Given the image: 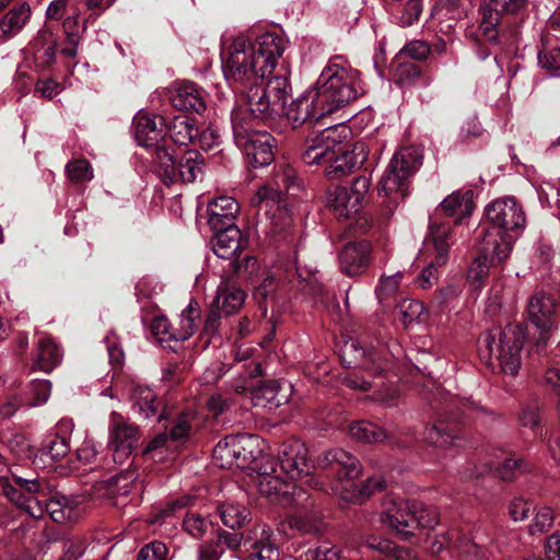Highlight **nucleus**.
Listing matches in <instances>:
<instances>
[{
    "label": "nucleus",
    "mask_w": 560,
    "mask_h": 560,
    "mask_svg": "<svg viewBox=\"0 0 560 560\" xmlns=\"http://www.w3.org/2000/svg\"><path fill=\"white\" fill-rule=\"evenodd\" d=\"M256 202L264 207L275 232L285 231L292 224L291 210L288 207L285 194L277 186L265 185L255 196Z\"/></svg>",
    "instance_id": "obj_17"
},
{
    "label": "nucleus",
    "mask_w": 560,
    "mask_h": 560,
    "mask_svg": "<svg viewBox=\"0 0 560 560\" xmlns=\"http://www.w3.org/2000/svg\"><path fill=\"white\" fill-rule=\"evenodd\" d=\"M283 50V39L273 33H265L254 42L240 35L222 59L224 78L242 90L254 82H262L275 69Z\"/></svg>",
    "instance_id": "obj_1"
},
{
    "label": "nucleus",
    "mask_w": 560,
    "mask_h": 560,
    "mask_svg": "<svg viewBox=\"0 0 560 560\" xmlns=\"http://www.w3.org/2000/svg\"><path fill=\"white\" fill-rule=\"evenodd\" d=\"M398 308L400 318L405 325L418 319L424 311L423 304L416 300H404Z\"/></svg>",
    "instance_id": "obj_62"
},
{
    "label": "nucleus",
    "mask_w": 560,
    "mask_h": 560,
    "mask_svg": "<svg viewBox=\"0 0 560 560\" xmlns=\"http://www.w3.org/2000/svg\"><path fill=\"white\" fill-rule=\"evenodd\" d=\"M242 91L247 103V108L237 107L234 110H247L252 119L269 118L268 108H265L267 105L266 91H262L261 84L254 82Z\"/></svg>",
    "instance_id": "obj_42"
},
{
    "label": "nucleus",
    "mask_w": 560,
    "mask_h": 560,
    "mask_svg": "<svg viewBox=\"0 0 560 560\" xmlns=\"http://www.w3.org/2000/svg\"><path fill=\"white\" fill-rule=\"evenodd\" d=\"M278 463L280 470L292 480H302L314 467L308 457L306 445L300 440L285 442L281 445Z\"/></svg>",
    "instance_id": "obj_18"
},
{
    "label": "nucleus",
    "mask_w": 560,
    "mask_h": 560,
    "mask_svg": "<svg viewBox=\"0 0 560 560\" xmlns=\"http://www.w3.org/2000/svg\"><path fill=\"white\" fill-rule=\"evenodd\" d=\"M0 487L3 495L18 509L33 518L43 517L40 498L50 493V487L45 478H38L34 474L20 475L11 469L10 476L1 479Z\"/></svg>",
    "instance_id": "obj_9"
},
{
    "label": "nucleus",
    "mask_w": 560,
    "mask_h": 560,
    "mask_svg": "<svg viewBox=\"0 0 560 560\" xmlns=\"http://www.w3.org/2000/svg\"><path fill=\"white\" fill-rule=\"evenodd\" d=\"M529 322L539 330L536 348L539 351L548 341L550 334L557 328L560 317V301L553 293L538 291L527 303Z\"/></svg>",
    "instance_id": "obj_12"
},
{
    "label": "nucleus",
    "mask_w": 560,
    "mask_h": 560,
    "mask_svg": "<svg viewBox=\"0 0 560 560\" xmlns=\"http://www.w3.org/2000/svg\"><path fill=\"white\" fill-rule=\"evenodd\" d=\"M165 132L167 141L171 140L177 145H188L199 135V129L194 119L186 115H176L173 118H166Z\"/></svg>",
    "instance_id": "obj_34"
},
{
    "label": "nucleus",
    "mask_w": 560,
    "mask_h": 560,
    "mask_svg": "<svg viewBox=\"0 0 560 560\" xmlns=\"http://www.w3.org/2000/svg\"><path fill=\"white\" fill-rule=\"evenodd\" d=\"M527 469V464L521 459L508 458L501 465L494 468V474L502 480L511 481L518 474H522Z\"/></svg>",
    "instance_id": "obj_57"
},
{
    "label": "nucleus",
    "mask_w": 560,
    "mask_h": 560,
    "mask_svg": "<svg viewBox=\"0 0 560 560\" xmlns=\"http://www.w3.org/2000/svg\"><path fill=\"white\" fill-rule=\"evenodd\" d=\"M538 62L550 74L557 75L560 71V47L544 48L538 52Z\"/></svg>",
    "instance_id": "obj_59"
},
{
    "label": "nucleus",
    "mask_w": 560,
    "mask_h": 560,
    "mask_svg": "<svg viewBox=\"0 0 560 560\" xmlns=\"http://www.w3.org/2000/svg\"><path fill=\"white\" fill-rule=\"evenodd\" d=\"M319 467L330 469L336 474L337 480L330 486L335 494L347 501H360L373 492L384 488V479L372 477L362 485L357 486L354 479L361 472L359 460L350 453L341 448H334L324 453L318 460Z\"/></svg>",
    "instance_id": "obj_4"
},
{
    "label": "nucleus",
    "mask_w": 560,
    "mask_h": 560,
    "mask_svg": "<svg viewBox=\"0 0 560 560\" xmlns=\"http://www.w3.org/2000/svg\"><path fill=\"white\" fill-rule=\"evenodd\" d=\"M517 420L520 427L527 428L535 434L541 430V418L539 407L537 404L522 405L517 416Z\"/></svg>",
    "instance_id": "obj_51"
},
{
    "label": "nucleus",
    "mask_w": 560,
    "mask_h": 560,
    "mask_svg": "<svg viewBox=\"0 0 560 560\" xmlns=\"http://www.w3.org/2000/svg\"><path fill=\"white\" fill-rule=\"evenodd\" d=\"M401 272H397L393 276H384L381 278L378 285L375 289V293L381 303H385L393 299L398 290L400 284Z\"/></svg>",
    "instance_id": "obj_55"
},
{
    "label": "nucleus",
    "mask_w": 560,
    "mask_h": 560,
    "mask_svg": "<svg viewBox=\"0 0 560 560\" xmlns=\"http://www.w3.org/2000/svg\"><path fill=\"white\" fill-rule=\"evenodd\" d=\"M475 209L472 191H454L448 195L435 209L434 217L453 218L455 224H459L465 218L471 215Z\"/></svg>",
    "instance_id": "obj_26"
},
{
    "label": "nucleus",
    "mask_w": 560,
    "mask_h": 560,
    "mask_svg": "<svg viewBox=\"0 0 560 560\" xmlns=\"http://www.w3.org/2000/svg\"><path fill=\"white\" fill-rule=\"evenodd\" d=\"M138 477L139 475L135 469L122 470L108 480L109 489L115 494L127 495Z\"/></svg>",
    "instance_id": "obj_53"
},
{
    "label": "nucleus",
    "mask_w": 560,
    "mask_h": 560,
    "mask_svg": "<svg viewBox=\"0 0 560 560\" xmlns=\"http://www.w3.org/2000/svg\"><path fill=\"white\" fill-rule=\"evenodd\" d=\"M261 84L262 91H266L269 118H275L284 113L287 98L290 92V83L285 75H275L266 79Z\"/></svg>",
    "instance_id": "obj_27"
},
{
    "label": "nucleus",
    "mask_w": 560,
    "mask_h": 560,
    "mask_svg": "<svg viewBox=\"0 0 560 560\" xmlns=\"http://www.w3.org/2000/svg\"><path fill=\"white\" fill-rule=\"evenodd\" d=\"M166 118L139 113L133 120L135 138L139 145L153 150V162L159 161V150H171L165 132Z\"/></svg>",
    "instance_id": "obj_14"
},
{
    "label": "nucleus",
    "mask_w": 560,
    "mask_h": 560,
    "mask_svg": "<svg viewBox=\"0 0 560 560\" xmlns=\"http://www.w3.org/2000/svg\"><path fill=\"white\" fill-rule=\"evenodd\" d=\"M159 174L165 183L182 180L192 183L202 174L205 161L196 150H186L176 160L173 148L171 150H159V161L155 163Z\"/></svg>",
    "instance_id": "obj_11"
},
{
    "label": "nucleus",
    "mask_w": 560,
    "mask_h": 560,
    "mask_svg": "<svg viewBox=\"0 0 560 560\" xmlns=\"http://www.w3.org/2000/svg\"><path fill=\"white\" fill-rule=\"evenodd\" d=\"M283 114L293 128H299L306 122L317 121L329 113L319 102L318 92L313 86L294 100L288 109L284 108Z\"/></svg>",
    "instance_id": "obj_20"
},
{
    "label": "nucleus",
    "mask_w": 560,
    "mask_h": 560,
    "mask_svg": "<svg viewBox=\"0 0 560 560\" xmlns=\"http://www.w3.org/2000/svg\"><path fill=\"white\" fill-rule=\"evenodd\" d=\"M442 412L448 418L457 421L462 417L477 418L486 413V409L480 404L467 398L446 397L442 402Z\"/></svg>",
    "instance_id": "obj_39"
},
{
    "label": "nucleus",
    "mask_w": 560,
    "mask_h": 560,
    "mask_svg": "<svg viewBox=\"0 0 560 560\" xmlns=\"http://www.w3.org/2000/svg\"><path fill=\"white\" fill-rule=\"evenodd\" d=\"M231 121L234 142L246 156L247 163L253 167L269 165L275 159V137L258 130L256 119H252L247 110H233Z\"/></svg>",
    "instance_id": "obj_8"
},
{
    "label": "nucleus",
    "mask_w": 560,
    "mask_h": 560,
    "mask_svg": "<svg viewBox=\"0 0 560 560\" xmlns=\"http://www.w3.org/2000/svg\"><path fill=\"white\" fill-rule=\"evenodd\" d=\"M523 343L522 326L509 324L504 328H492L482 334L478 341V353L486 364L493 365L497 361L503 373L514 376L521 366Z\"/></svg>",
    "instance_id": "obj_6"
},
{
    "label": "nucleus",
    "mask_w": 560,
    "mask_h": 560,
    "mask_svg": "<svg viewBox=\"0 0 560 560\" xmlns=\"http://www.w3.org/2000/svg\"><path fill=\"white\" fill-rule=\"evenodd\" d=\"M44 513L47 512L56 523H67L78 520L80 516L79 502L74 498L55 494L47 499L40 498Z\"/></svg>",
    "instance_id": "obj_31"
},
{
    "label": "nucleus",
    "mask_w": 560,
    "mask_h": 560,
    "mask_svg": "<svg viewBox=\"0 0 560 560\" xmlns=\"http://www.w3.org/2000/svg\"><path fill=\"white\" fill-rule=\"evenodd\" d=\"M108 448L116 464H125L132 455L139 441V428L118 412H112L109 420Z\"/></svg>",
    "instance_id": "obj_13"
},
{
    "label": "nucleus",
    "mask_w": 560,
    "mask_h": 560,
    "mask_svg": "<svg viewBox=\"0 0 560 560\" xmlns=\"http://www.w3.org/2000/svg\"><path fill=\"white\" fill-rule=\"evenodd\" d=\"M230 269L223 276H232L236 283L254 282L260 272V264L255 256L238 254L230 262Z\"/></svg>",
    "instance_id": "obj_38"
},
{
    "label": "nucleus",
    "mask_w": 560,
    "mask_h": 560,
    "mask_svg": "<svg viewBox=\"0 0 560 560\" xmlns=\"http://www.w3.org/2000/svg\"><path fill=\"white\" fill-rule=\"evenodd\" d=\"M430 234L436 250V264L444 265L447 258L450 226L444 223L439 224L432 219Z\"/></svg>",
    "instance_id": "obj_47"
},
{
    "label": "nucleus",
    "mask_w": 560,
    "mask_h": 560,
    "mask_svg": "<svg viewBox=\"0 0 560 560\" xmlns=\"http://www.w3.org/2000/svg\"><path fill=\"white\" fill-rule=\"evenodd\" d=\"M30 16L31 8L27 3L11 9L0 21V39L8 40L20 33Z\"/></svg>",
    "instance_id": "obj_41"
},
{
    "label": "nucleus",
    "mask_w": 560,
    "mask_h": 560,
    "mask_svg": "<svg viewBox=\"0 0 560 560\" xmlns=\"http://www.w3.org/2000/svg\"><path fill=\"white\" fill-rule=\"evenodd\" d=\"M200 310L197 303L190 302L183 310L178 327H174L164 316H156L151 324L152 334L161 341H185L190 338L198 327Z\"/></svg>",
    "instance_id": "obj_15"
},
{
    "label": "nucleus",
    "mask_w": 560,
    "mask_h": 560,
    "mask_svg": "<svg viewBox=\"0 0 560 560\" xmlns=\"http://www.w3.org/2000/svg\"><path fill=\"white\" fill-rule=\"evenodd\" d=\"M253 551L247 560H279V549L272 541V530L266 525L252 529Z\"/></svg>",
    "instance_id": "obj_35"
},
{
    "label": "nucleus",
    "mask_w": 560,
    "mask_h": 560,
    "mask_svg": "<svg viewBox=\"0 0 560 560\" xmlns=\"http://www.w3.org/2000/svg\"><path fill=\"white\" fill-rule=\"evenodd\" d=\"M217 511L222 523L232 529L241 528L250 518L249 510L235 502H223Z\"/></svg>",
    "instance_id": "obj_44"
},
{
    "label": "nucleus",
    "mask_w": 560,
    "mask_h": 560,
    "mask_svg": "<svg viewBox=\"0 0 560 560\" xmlns=\"http://www.w3.org/2000/svg\"><path fill=\"white\" fill-rule=\"evenodd\" d=\"M315 91L330 114L355 100L361 90L359 71L349 67L340 56L331 58L323 69Z\"/></svg>",
    "instance_id": "obj_5"
},
{
    "label": "nucleus",
    "mask_w": 560,
    "mask_h": 560,
    "mask_svg": "<svg viewBox=\"0 0 560 560\" xmlns=\"http://www.w3.org/2000/svg\"><path fill=\"white\" fill-rule=\"evenodd\" d=\"M353 357L355 360H362L364 375H352L347 378V385L353 389L368 392L374 389L377 398L383 401H392L397 396L396 388L388 385L384 380V373L388 370V363L383 361L380 354L374 350L365 351L355 340H349L342 348V360L349 366L354 363L347 361V357Z\"/></svg>",
    "instance_id": "obj_7"
},
{
    "label": "nucleus",
    "mask_w": 560,
    "mask_h": 560,
    "mask_svg": "<svg viewBox=\"0 0 560 560\" xmlns=\"http://www.w3.org/2000/svg\"><path fill=\"white\" fill-rule=\"evenodd\" d=\"M66 173L68 179L75 185L93 179V167L86 159H74L67 163Z\"/></svg>",
    "instance_id": "obj_49"
},
{
    "label": "nucleus",
    "mask_w": 560,
    "mask_h": 560,
    "mask_svg": "<svg viewBox=\"0 0 560 560\" xmlns=\"http://www.w3.org/2000/svg\"><path fill=\"white\" fill-rule=\"evenodd\" d=\"M352 439L363 443H381L388 439L386 432L375 423L357 421L349 427Z\"/></svg>",
    "instance_id": "obj_46"
},
{
    "label": "nucleus",
    "mask_w": 560,
    "mask_h": 560,
    "mask_svg": "<svg viewBox=\"0 0 560 560\" xmlns=\"http://www.w3.org/2000/svg\"><path fill=\"white\" fill-rule=\"evenodd\" d=\"M327 206L330 207L339 218H350L359 212L360 207L354 203V198L348 188L332 186L327 190Z\"/></svg>",
    "instance_id": "obj_40"
},
{
    "label": "nucleus",
    "mask_w": 560,
    "mask_h": 560,
    "mask_svg": "<svg viewBox=\"0 0 560 560\" xmlns=\"http://www.w3.org/2000/svg\"><path fill=\"white\" fill-rule=\"evenodd\" d=\"M238 203L229 196H220L208 205V223L212 230H221L235 224Z\"/></svg>",
    "instance_id": "obj_30"
},
{
    "label": "nucleus",
    "mask_w": 560,
    "mask_h": 560,
    "mask_svg": "<svg viewBox=\"0 0 560 560\" xmlns=\"http://www.w3.org/2000/svg\"><path fill=\"white\" fill-rule=\"evenodd\" d=\"M486 224L477 238L485 240V249L509 257L516 237L525 228L526 218L514 197L499 198L485 209Z\"/></svg>",
    "instance_id": "obj_3"
},
{
    "label": "nucleus",
    "mask_w": 560,
    "mask_h": 560,
    "mask_svg": "<svg viewBox=\"0 0 560 560\" xmlns=\"http://www.w3.org/2000/svg\"><path fill=\"white\" fill-rule=\"evenodd\" d=\"M212 240L213 253L222 259L236 257L235 254L241 247L242 233L237 225L226 226L221 230H213Z\"/></svg>",
    "instance_id": "obj_36"
},
{
    "label": "nucleus",
    "mask_w": 560,
    "mask_h": 560,
    "mask_svg": "<svg viewBox=\"0 0 560 560\" xmlns=\"http://www.w3.org/2000/svg\"><path fill=\"white\" fill-rule=\"evenodd\" d=\"M168 549L162 541H152L138 553L137 560H167Z\"/></svg>",
    "instance_id": "obj_63"
},
{
    "label": "nucleus",
    "mask_w": 560,
    "mask_h": 560,
    "mask_svg": "<svg viewBox=\"0 0 560 560\" xmlns=\"http://www.w3.org/2000/svg\"><path fill=\"white\" fill-rule=\"evenodd\" d=\"M209 526V522L196 513H187L183 521L184 529L195 538H201Z\"/></svg>",
    "instance_id": "obj_61"
},
{
    "label": "nucleus",
    "mask_w": 560,
    "mask_h": 560,
    "mask_svg": "<svg viewBox=\"0 0 560 560\" xmlns=\"http://www.w3.org/2000/svg\"><path fill=\"white\" fill-rule=\"evenodd\" d=\"M131 408L143 419H155L161 422L167 418L165 406L159 395L144 385H132L129 393Z\"/></svg>",
    "instance_id": "obj_23"
},
{
    "label": "nucleus",
    "mask_w": 560,
    "mask_h": 560,
    "mask_svg": "<svg viewBox=\"0 0 560 560\" xmlns=\"http://www.w3.org/2000/svg\"><path fill=\"white\" fill-rule=\"evenodd\" d=\"M371 252L368 241L347 243L339 253L341 272L349 277L364 273L371 262Z\"/></svg>",
    "instance_id": "obj_24"
},
{
    "label": "nucleus",
    "mask_w": 560,
    "mask_h": 560,
    "mask_svg": "<svg viewBox=\"0 0 560 560\" xmlns=\"http://www.w3.org/2000/svg\"><path fill=\"white\" fill-rule=\"evenodd\" d=\"M524 5L525 0H489L481 3L479 32L482 38L487 43L498 45L502 15L517 13Z\"/></svg>",
    "instance_id": "obj_16"
},
{
    "label": "nucleus",
    "mask_w": 560,
    "mask_h": 560,
    "mask_svg": "<svg viewBox=\"0 0 560 560\" xmlns=\"http://www.w3.org/2000/svg\"><path fill=\"white\" fill-rule=\"evenodd\" d=\"M62 360V351L48 336L39 337L34 352L33 370L50 373Z\"/></svg>",
    "instance_id": "obj_33"
},
{
    "label": "nucleus",
    "mask_w": 560,
    "mask_h": 560,
    "mask_svg": "<svg viewBox=\"0 0 560 560\" xmlns=\"http://www.w3.org/2000/svg\"><path fill=\"white\" fill-rule=\"evenodd\" d=\"M413 530L418 527L433 528L440 518L439 511L433 505H424L422 502H418L417 511L413 513Z\"/></svg>",
    "instance_id": "obj_52"
},
{
    "label": "nucleus",
    "mask_w": 560,
    "mask_h": 560,
    "mask_svg": "<svg viewBox=\"0 0 560 560\" xmlns=\"http://www.w3.org/2000/svg\"><path fill=\"white\" fill-rule=\"evenodd\" d=\"M479 245V255L471 262L468 272L467 280L474 290H480L488 278L489 269L495 261L500 262L508 257H500L494 253H488L485 249V240L477 238Z\"/></svg>",
    "instance_id": "obj_32"
},
{
    "label": "nucleus",
    "mask_w": 560,
    "mask_h": 560,
    "mask_svg": "<svg viewBox=\"0 0 560 560\" xmlns=\"http://www.w3.org/2000/svg\"><path fill=\"white\" fill-rule=\"evenodd\" d=\"M444 541L440 542V550L443 545L457 551V560H491L487 549L472 541L469 537L453 529L444 536Z\"/></svg>",
    "instance_id": "obj_29"
},
{
    "label": "nucleus",
    "mask_w": 560,
    "mask_h": 560,
    "mask_svg": "<svg viewBox=\"0 0 560 560\" xmlns=\"http://www.w3.org/2000/svg\"><path fill=\"white\" fill-rule=\"evenodd\" d=\"M212 457L214 465L222 469L238 468V458L231 447L230 435L217 443Z\"/></svg>",
    "instance_id": "obj_48"
},
{
    "label": "nucleus",
    "mask_w": 560,
    "mask_h": 560,
    "mask_svg": "<svg viewBox=\"0 0 560 560\" xmlns=\"http://www.w3.org/2000/svg\"><path fill=\"white\" fill-rule=\"evenodd\" d=\"M424 439L428 443L438 447H447L457 445L456 441L459 440V436L454 427H450L440 420L425 429Z\"/></svg>",
    "instance_id": "obj_45"
},
{
    "label": "nucleus",
    "mask_w": 560,
    "mask_h": 560,
    "mask_svg": "<svg viewBox=\"0 0 560 560\" xmlns=\"http://www.w3.org/2000/svg\"><path fill=\"white\" fill-rule=\"evenodd\" d=\"M51 392V383L47 380H35L30 384L28 387V395L31 398V401L28 402L30 406H39L45 404Z\"/></svg>",
    "instance_id": "obj_58"
},
{
    "label": "nucleus",
    "mask_w": 560,
    "mask_h": 560,
    "mask_svg": "<svg viewBox=\"0 0 560 560\" xmlns=\"http://www.w3.org/2000/svg\"><path fill=\"white\" fill-rule=\"evenodd\" d=\"M70 450V443L65 438L49 435L43 443L39 453L42 456H49L54 462H57L66 457Z\"/></svg>",
    "instance_id": "obj_50"
},
{
    "label": "nucleus",
    "mask_w": 560,
    "mask_h": 560,
    "mask_svg": "<svg viewBox=\"0 0 560 560\" xmlns=\"http://www.w3.org/2000/svg\"><path fill=\"white\" fill-rule=\"evenodd\" d=\"M265 464H260L255 471L257 472L258 492L270 501L280 502L282 497L290 493L291 486L277 474V462L273 457H264Z\"/></svg>",
    "instance_id": "obj_22"
},
{
    "label": "nucleus",
    "mask_w": 560,
    "mask_h": 560,
    "mask_svg": "<svg viewBox=\"0 0 560 560\" xmlns=\"http://www.w3.org/2000/svg\"><path fill=\"white\" fill-rule=\"evenodd\" d=\"M170 101L174 108L201 113L206 108L202 91L192 82L176 84L171 91Z\"/></svg>",
    "instance_id": "obj_28"
},
{
    "label": "nucleus",
    "mask_w": 560,
    "mask_h": 560,
    "mask_svg": "<svg viewBox=\"0 0 560 560\" xmlns=\"http://www.w3.org/2000/svg\"><path fill=\"white\" fill-rule=\"evenodd\" d=\"M280 392L281 384L279 381L270 380L262 382L252 392L253 404L261 408H278L287 401V396L282 395Z\"/></svg>",
    "instance_id": "obj_37"
},
{
    "label": "nucleus",
    "mask_w": 560,
    "mask_h": 560,
    "mask_svg": "<svg viewBox=\"0 0 560 560\" xmlns=\"http://www.w3.org/2000/svg\"><path fill=\"white\" fill-rule=\"evenodd\" d=\"M350 130L345 125L325 128L307 140L302 160L307 165H319L326 177L339 179L360 168L369 156L364 141L346 143Z\"/></svg>",
    "instance_id": "obj_2"
},
{
    "label": "nucleus",
    "mask_w": 560,
    "mask_h": 560,
    "mask_svg": "<svg viewBox=\"0 0 560 560\" xmlns=\"http://www.w3.org/2000/svg\"><path fill=\"white\" fill-rule=\"evenodd\" d=\"M544 383L553 390L558 397V404H560V359L549 363L544 375Z\"/></svg>",
    "instance_id": "obj_64"
},
{
    "label": "nucleus",
    "mask_w": 560,
    "mask_h": 560,
    "mask_svg": "<svg viewBox=\"0 0 560 560\" xmlns=\"http://www.w3.org/2000/svg\"><path fill=\"white\" fill-rule=\"evenodd\" d=\"M422 152L415 145L401 147L392 158L389 165L380 180L385 194L401 192L405 195L408 179L416 174L422 164Z\"/></svg>",
    "instance_id": "obj_10"
},
{
    "label": "nucleus",
    "mask_w": 560,
    "mask_h": 560,
    "mask_svg": "<svg viewBox=\"0 0 560 560\" xmlns=\"http://www.w3.org/2000/svg\"><path fill=\"white\" fill-rule=\"evenodd\" d=\"M366 547L377 551L384 560H418L412 550L398 547L388 539L370 537L366 540Z\"/></svg>",
    "instance_id": "obj_43"
},
{
    "label": "nucleus",
    "mask_w": 560,
    "mask_h": 560,
    "mask_svg": "<svg viewBox=\"0 0 560 560\" xmlns=\"http://www.w3.org/2000/svg\"><path fill=\"white\" fill-rule=\"evenodd\" d=\"M77 18H68L63 22V28L67 35V43L62 47L61 52L69 57L74 58L78 54V46L80 43V32L77 27Z\"/></svg>",
    "instance_id": "obj_54"
},
{
    "label": "nucleus",
    "mask_w": 560,
    "mask_h": 560,
    "mask_svg": "<svg viewBox=\"0 0 560 560\" xmlns=\"http://www.w3.org/2000/svg\"><path fill=\"white\" fill-rule=\"evenodd\" d=\"M418 501L388 498L384 502V512L381 515L383 524L395 529L404 538L413 535V513H416Z\"/></svg>",
    "instance_id": "obj_19"
},
{
    "label": "nucleus",
    "mask_w": 560,
    "mask_h": 560,
    "mask_svg": "<svg viewBox=\"0 0 560 560\" xmlns=\"http://www.w3.org/2000/svg\"><path fill=\"white\" fill-rule=\"evenodd\" d=\"M231 447L236 452L238 469L256 470L260 464H265L264 457H271L264 453V441L256 434H233L230 435Z\"/></svg>",
    "instance_id": "obj_21"
},
{
    "label": "nucleus",
    "mask_w": 560,
    "mask_h": 560,
    "mask_svg": "<svg viewBox=\"0 0 560 560\" xmlns=\"http://www.w3.org/2000/svg\"><path fill=\"white\" fill-rule=\"evenodd\" d=\"M289 525L291 528H295L303 534H319L324 524L319 518H311L304 514H295L290 516Z\"/></svg>",
    "instance_id": "obj_56"
},
{
    "label": "nucleus",
    "mask_w": 560,
    "mask_h": 560,
    "mask_svg": "<svg viewBox=\"0 0 560 560\" xmlns=\"http://www.w3.org/2000/svg\"><path fill=\"white\" fill-rule=\"evenodd\" d=\"M245 298V291L241 288L240 283H236L232 276H222L212 306L225 316H229L241 308Z\"/></svg>",
    "instance_id": "obj_25"
},
{
    "label": "nucleus",
    "mask_w": 560,
    "mask_h": 560,
    "mask_svg": "<svg viewBox=\"0 0 560 560\" xmlns=\"http://www.w3.org/2000/svg\"><path fill=\"white\" fill-rule=\"evenodd\" d=\"M342 550L328 541L322 542L315 549H310L305 556L306 560H339Z\"/></svg>",
    "instance_id": "obj_60"
}]
</instances>
